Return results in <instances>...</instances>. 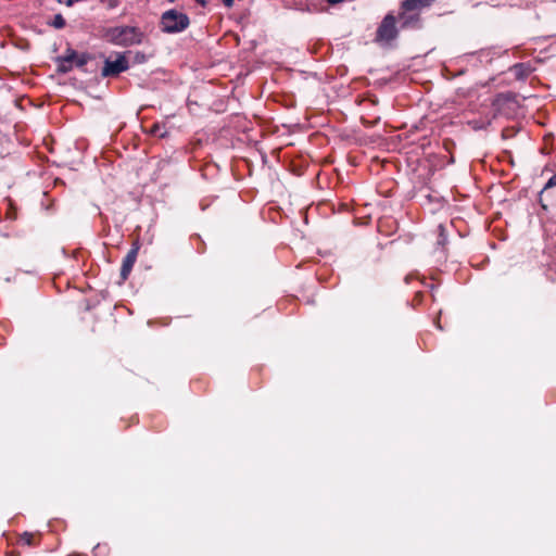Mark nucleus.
Masks as SVG:
<instances>
[{"mask_svg":"<svg viewBox=\"0 0 556 556\" xmlns=\"http://www.w3.org/2000/svg\"><path fill=\"white\" fill-rule=\"evenodd\" d=\"M134 59L136 63H144L147 61V56L142 52H136Z\"/></svg>","mask_w":556,"mask_h":556,"instance_id":"obj_11","label":"nucleus"},{"mask_svg":"<svg viewBox=\"0 0 556 556\" xmlns=\"http://www.w3.org/2000/svg\"><path fill=\"white\" fill-rule=\"evenodd\" d=\"M128 68V62L123 54H118L115 61L106 60L102 68L103 76L117 75Z\"/></svg>","mask_w":556,"mask_h":556,"instance_id":"obj_4","label":"nucleus"},{"mask_svg":"<svg viewBox=\"0 0 556 556\" xmlns=\"http://www.w3.org/2000/svg\"><path fill=\"white\" fill-rule=\"evenodd\" d=\"M189 25V18L186 14L170 10L162 16V27L166 33H176L184 30Z\"/></svg>","mask_w":556,"mask_h":556,"instance_id":"obj_2","label":"nucleus"},{"mask_svg":"<svg viewBox=\"0 0 556 556\" xmlns=\"http://www.w3.org/2000/svg\"><path fill=\"white\" fill-rule=\"evenodd\" d=\"M403 8L407 11L420 9L421 5L418 0H405L403 2Z\"/></svg>","mask_w":556,"mask_h":556,"instance_id":"obj_7","label":"nucleus"},{"mask_svg":"<svg viewBox=\"0 0 556 556\" xmlns=\"http://www.w3.org/2000/svg\"><path fill=\"white\" fill-rule=\"evenodd\" d=\"M202 5L205 4V1L204 0H198Z\"/></svg>","mask_w":556,"mask_h":556,"instance_id":"obj_18","label":"nucleus"},{"mask_svg":"<svg viewBox=\"0 0 556 556\" xmlns=\"http://www.w3.org/2000/svg\"><path fill=\"white\" fill-rule=\"evenodd\" d=\"M396 37L395 18L387 15L377 31L378 41H391Z\"/></svg>","mask_w":556,"mask_h":556,"instance_id":"obj_3","label":"nucleus"},{"mask_svg":"<svg viewBox=\"0 0 556 556\" xmlns=\"http://www.w3.org/2000/svg\"><path fill=\"white\" fill-rule=\"evenodd\" d=\"M137 254H138V250L135 248V249H131L125 256V258L123 261L122 269H121V277H122L123 281H125L128 278V276L132 269V266L136 262Z\"/></svg>","mask_w":556,"mask_h":556,"instance_id":"obj_5","label":"nucleus"},{"mask_svg":"<svg viewBox=\"0 0 556 556\" xmlns=\"http://www.w3.org/2000/svg\"><path fill=\"white\" fill-rule=\"evenodd\" d=\"M554 186H556V176H552V177L549 178V180H548V181H547V184L545 185V189H547V188H552V187H554Z\"/></svg>","mask_w":556,"mask_h":556,"instance_id":"obj_12","label":"nucleus"},{"mask_svg":"<svg viewBox=\"0 0 556 556\" xmlns=\"http://www.w3.org/2000/svg\"><path fill=\"white\" fill-rule=\"evenodd\" d=\"M224 4L228 8L232 7L235 0H223Z\"/></svg>","mask_w":556,"mask_h":556,"instance_id":"obj_15","label":"nucleus"},{"mask_svg":"<svg viewBox=\"0 0 556 556\" xmlns=\"http://www.w3.org/2000/svg\"><path fill=\"white\" fill-rule=\"evenodd\" d=\"M34 535L31 533L25 532L22 534L21 540L25 542L27 545L33 544Z\"/></svg>","mask_w":556,"mask_h":556,"instance_id":"obj_10","label":"nucleus"},{"mask_svg":"<svg viewBox=\"0 0 556 556\" xmlns=\"http://www.w3.org/2000/svg\"><path fill=\"white\" fill-rule=\"evenodd\" d=\"M73 62H76L77 65H83L85 61L77 56L75 52H71L63 59L59 61V71L62 73H66L72 70Z\"/></svg>","mask_w":556,"mask_h":556,"instance_id":"obj_6","label":"nucleus"},{"mask_svg":"<svg viewBox=\"0 0 556 556\" xmlns=\"http://www.w3.org/2000/svg\"><path fill=\"white\" fill-rule=\"evenodd\" d=\"M108 41L123 47L139 45L143 40V33L137 27L116 26L105 30Z\"/></svg>","mask_w":556,"mask_h":556,"instance_id":"obj_1","label":"nucleus"},{"mask_svg":"<svg viewBox=\"0 0 556 556\" xmlns=\"http://www.w3.org/2000/svg\"><path fill=\"white\" fill-rule=\"evenodd\" d=\"M52 25L55 28H62L65 26V20L63 18V16L61 14H56L53 18Z\"/></svg>","mask_w":556,"mask_h":556,"instance_id":"obj_8","label":"nucleus"},{"mask_svg":"<svg viewBox=\"0 0 556 556\" xmlns=\"http://www.w3.org/2000/svg\"><path fill=\"white\" fill-rule=\"evenodd\" d=\"M330 4H337L342 2L343 0H327Z\"/></svg>","mask_w":556,"mask_h":556,"instance_id":"obj_16","label":"nucleus"},{"mask_svg":"<svg viewBox=\"0 0 556 556\" xmlns=\"http://www.w3.org/2000/svg\"><path fill=\"white\" fill-rule=\"evenodd\" d=\"M73 3H74V0H67V1H66V5H67V7H71Z\"/></svg>","mask_w":556,"mask_h":556,"instance_id":"obj_17","label":"nucleus"},{"mask_svg":"<svg viewBox=\"0 0 556 556\" xmlns=\"http://www.w3.org/2000/svg\"><path fill=\"white\" fill-rule=\"evenodd\" d=\"M434 0H418V2L420 3L421 8L429 5Z\"/></svg>","mask_w":556,"mask_h":556,"instance_id":"obj_14","label":"nucleus"},{"mask_svg":"<svg viewBox=\"0 0 556 556\" xmlns=\"http://www.w3.org/2000/svg\"><path fill=\"white\" fill-rule=\"evenodd\" d=\"M439 244L444 245L446 243V236L444 235V227L442 225L439 226Z\"/></svg>","mask_w":556,"mask_h":556,"instance_id":"obj_9","label":"nucleus"},{"mask_svg":"<svg viewBox=\"0 0 556 556\" xmlns=\"http://www.w3.org/2000/svg\"><path fill=\"white\" fill-rule=\"evenodd\" d=\"M159 130H160V126L159 125H154L151 129V132L155 134V135H159L160 137H164L165 136V132H160L159 134Z\"/></svg>","mask_w":556,"mask_h":556,"instance_id":"obj_13","label":"nucleus"}]
</instances>
